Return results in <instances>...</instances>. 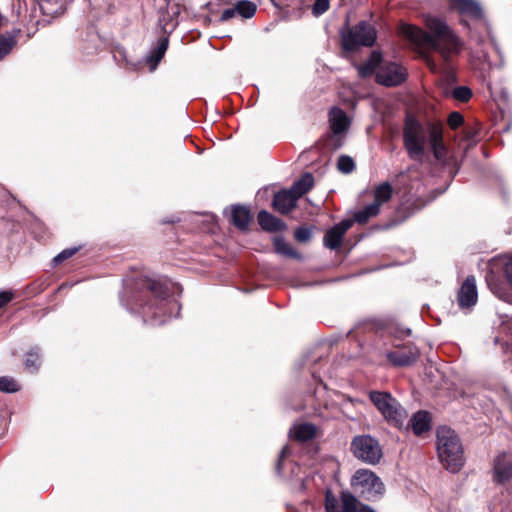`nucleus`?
I'll return each instance as SVG.
<instances>
[{
  "instance_id": "obj_27",
  "label": "nucleus",
  "mask_w": 512,
  "mask_h": 512,
  "mask_svg": "<svg viewBox=\"0 0 512 512\" xmlns=\"http://www.w3.org/2000/svg\"><path fill=\"white\" fill-rule=\"evenodd\" d=\"M41 364L40 355L38 349H31L26 354V359L24 362L25 368L30 372H35L38 370Z\"/></svg>"
},
{
  "instance_id": "obj_9",
  "label": "nucleus",
  "mask_w": 512,
  "mask_h": 512,
  "mask_svg": "<svg viewBox=\"0 0 512 512\" xmlns=\"http://www.w3.org/2000/svg\"><path fill=\"white\" fill-rule=\"evenodd\" d=\"M352 486L361 487L375 494L384 492V484L372 471L368 469H359L352 477Z\"/></svg>"
},
{
  "instance_id": "obj_8",
  "label": "nucleus",
  "mask_w": 512,
  "mask_h": 512,
  "mask_svg": "<svg viewBox=\"0 0 512 512\" xmlns=\"http://www.w3.org/2000/svg\"><path fill=\"white\" fill-rule=\"evenodd\" d=\"M324 504L326 512H357V499L350 492H342L339 501L330 490H327Z\"/></svg>"
},
{
  "instance_id": "obj_2",
  "label": "nucleus",
  "mask_w": 512,
  "mask_h": 512,
  "mask_svg": "<svg viewBox=\"0 0 512 512\" xmlns=\"http://www.w3.org/2000/svg\"><path fill=\"white\" fill-rule=\"evenodd\" d=\"M427 143L436 159L445 157L442 125L431 121L421 123L413 116H407L403 127V145L408 156L412 160L421 161Z\"/></svg>"
},
{
  "instance_id": "obj_24",
  "label": "nucleus",
  "mask_w": 512,
  "mask_h": 512,
  "mask_svg": "<svg viewBox=\"0 0 512 512\" xmlns=\"http://www.w3.org/2000/svg\"><path fill=\"white\" fill-rule=\"evenodd\" d=\"M275 252L293 259H302V256L297 252L285 239L281 236L274 237L273 240Z\"/></svg>"
},
{
  "instance_id": "obj_28",
  "label": "nucleus",
  "mask_w": 512,
  "mask_h": 512,
  "mask_svg": "<svg viewBox=\"0 0 512 512\" xmlns=\"http://www.w3.org/2000/svg\"><path fill=\"white\" fill-rule=\"evenodd\" d=\"M20 390L18 382L11 377H0V391L6 393H14Z\"/></svg>"
},
{
  "instance_id": "obj_20",
  "label": "nucleus",
  "mask_w": 512,
  "mask_h": 512,
  "mask_svg": "<svg viewBox=\"0 0 512 512\" xmlns=\"http://www.w3.org/2000/svg\"><path fill=\"white\" fill-rule=\"evenodd\" d=\"M232 223L240 230H246L251 220L250 211L244 206H235L231 212Z\"/></svg>"
},
{
  "instance_id": "obj_30",
  "label": "nucleus",
  "mask_w": 512,
  "mask_h": 512,
  "mask_svg": "<svg viewBox=\"0 0 512 512\" xmlns=\"http://www.w3.org/2000/svg\"><path fill=\"white\" fill-rule=\"evenodd\" d=\"M452 95L456 100L466 102L472 97V91L466 86H459L453 90Z\"/></svg>"
},
{
  "instance_id": "obj_35",
  "label": "nucleus",
  "mask_w": 512,
  "mask_h": 512,
  "mask_svg": "<svg viewBox=\"0 0 512 512\" xmlns=\"http://www.w3.org/2000/svg\"><path fill=\"white\" fill-rule=\"evenodd\" d=\"M463 121V116L459 112H452L448 117V125L452 129H456L461 126Z\"/></svg>"
},
{
  "instance_id": "obj_6",
  "label": "nucleus",
  "mask_w": 512,
  "mask_h": 512,
  "mask_svg": "<svg viewBox=\"0 0 512 512\" xmlns=\"http://www.w3.org/2000/svg\"><path fill=\"white\" fill-rule=\"evenodd\" d=\"M351 451L357 459L372 465L382 458L379 442L369 435L355 436L351 442Z\"/></svg>"
},
{
  "instance_id": "obj_37",
  "label": "nucleus",
  "mask_w": 512,
  "mask_h": 512,
  "mask_svg": "<svg viewBox=\"0 0 512 512\" xmlns=\"http://www.w3.org/2000/svg\"><path fill=\"white\" fill-rule=\"evenodd\" d=\"M237 14L236 6L234 5L233 8L226 9L222 12L220 20L221 21H228L232 19Z\"/></svg>"
},
{
  "instance_id": "obj_40",
  "label": "nucleus",
  "mask_w": 512,
  "mask_h": 512,
  "mask_svg": "<svg viewBox=\"0 0 512 512\" xmlns=\"http://www.w3.org/2000/svg\"><path fill=\"white\" fill-rule=\"evenodd\" d=\"M428 65L431 68V70L435 71L436 65L432 61L428 60Z\"/></svg>"
},
{
  "instance_id": "obj_14",
  "label": "nucleus",
  "mask_w": 512,
  "mask_h": 512,
  "mask_svg": "<svg viewBox=\"0 0 512 512\" xmlns=\"http://www.w3.org/2000/svg\"><path fill=\"white\" fill-rule=\"evenodd\" d=\"M494 477L499 483H504L512 478V460L507 454L503 453L496 457Z\"/></svg>"
},
{
  "instance_id": "obj_11",
  "label": "nucleus",
  "mask_w": 512,
  "mask_h": 512,
  "mask_svg": "<svg viewBox=\"0 0 512 512\" xmlns=\"http://www.w3.org/2000/svg\"><path fill=\"white\" fill-rule=\"evenodd\" d=\"M477 299L478 294L475 278L473 276H469L463 282L458 292V304L461 308H470L476 304Z\"/></svg>"
},
{
  "instance_id": "obj_38",
  "label": "nucleus",
  "mask_w": 512,
  "mask_h": 512,
  "mask_svg": "<svg viewBox=\"0 0 512 512\" xmlns=\"http://www.w3.org/2000/svg\"><path fill=\"white\" fill-rule=\"evenodd\" d=\"M13 298V293L10 291L0 292V308L9 303Z\"/></svg>"
},
{
  "instance_id": "obj_1",
  "label": "nucleus",
  "mask_w": 512,
  "mask_h": 512,
  "mask_svg": "<svg viewBox=\"0 0 512 512\" xmlns=\"http://www.w3.org/2000/svg\"><path fill=\"white\" fill-rule=\"evenodd\" d=\"M424 23L430 33L406 23L399 26V33L418 47L437 51L446 62L461 51L460 38L442 18L426 15Z\"/></svg>"
},
{
  "instance_id": "obj_21",
  "label": "nucleus",
  "mask_w": 512,
  "mask_h": 512,
  "mask_svg": "<svg viewBox=\"0 0 512 512\" xmlns=\"http://www.w3.org/2000/svg\"><path fill=\"white\" fill-rule=\"evenodd\" d=\"M393 195V187L389 182H383L375 186L373 190L374 204L380 208L383 204L387 203Z\"/></svg>"
},
{
  "instance_id": "obj_25",
  "label": "nucleus",
  "mask_w": 512,
  "mask_h": 512,
  "mask_svg": "<svg viewBox=\"0 0 512 512\" xmlns=\"http://www.w3.org/2000/svg\"><path fill=\"white\" fill-rule=\"evenodd\" d=\"M380 213V208L377 204L373 202L369 205H366L364 208L356 211L353 217V223L357 222L359 224L367 223L371 218L376 217Z\"/></svg>"
},
{
  "instance_id": "obj_7",
  "label": "nucleus",
  "mask_w": 512,
  "mask_h": 512,
  "mask_svg": "<svg viewBox=\"0 0 512 512\" xmlns=\"http://www.w3.org/2000/svg\"><path fill=\"white\" fill-rule=\"evenodd\" d=\"M406 78V69L395 62H381L376 71L377 83L387 87L400 85Z\"/></svg>"
},
{
  "instance_id": "obj_33",
  "label": "nucleus",
  "mask_w": 512,
  "mask_h": 512,
  "mask_svg": "<svg viewBox=\"0 0 512 512\" xmlns=\"http://www.w3.org/2000/svg\"><path fill=\"white\" fill-rule=\"evenodd\" d=\"M294 237L298 242L305 243L311 238V230L306 227H299L296 229Z\"/></svg>"
},
{
  "instance_id": "obj_26",
  "label": "nucleus",
  "mask_w": 512,
  "mask_h": 512,
  "mask_svg": "<svg viewBox=\"0 0 512 512\" xmlns=\"http://www.w3.org/2000/svg\"><path fill=\"white\" fill-rule=\"evenodd\" d=\"M237 14L243 18H251L257 10L256 4L248 0H240L236 4Z\"/></svg>"
},
{
  "instance_id": "obj_4",
  "label": "nucleus",
  "mask_w": 512,
  "mask_h": 512,
  "mask_svg": "<svg viewBox=\"0 0 512 512\" xmlns=\"http://www.w3.org/2000/svg\"><path fill=\"white\" fill-rule=\"evenodd\" d=\"M369 398L389 424L397 428L404 425L407 412L390 393L371 391Z\"/></svg>"
},
{
  "instance_id": "obj_3",
  "label": "nucleus",
  "mask_w": 512,
  "mask_h": 512,
  "mask_svg": "<svg viewBox=\"0 0 512 512\" xmlns=\"http://www.w3.org/2000/svg\"><path fill=\"white\" fill-rule=\"evenodd\" d=\"M436 450L438 459L446 470L456 473L464 465L462 443L451 428L442 426L437 429Z\"/></svg>"
},
{
  "instance_id": "obj_10",
  "label": "nucleus",
  "mask_w": 512,
  "mask_h": 512,
  "mask_svg": "<svg viewBox=\"0 0 512 512\" xmlns=\"http://www.w3.org/2000/svg\"><path fill=\"white\" fill-rule=\"evenodd\" d=\"M352 225L353 220L345 219L329 229L325 233L323 239L325 247L332 250L339 248L344 235L352 227Z\"/></svg>"
},
{
  "instance_id": "obj_31",
  "label": "nucleus",
  "mask_w": 512,
  "mask_h": 512,
  "mask_svg": "<svg viewBox=\"0 0 512 512\" xmlns=\"http://www.w3.org/2000/svg\"><path fill=\"white\" fill-rule=\"evenodd\" d=\"M330 6V0H316L312 12L315 16L322 15L325 13Z\"/></svg>"
},
{
  "instance_id": "obj_42",
  "label": "nucleus",
  "mask_w": 512,
  "mask_h": 512,
  "mask_svg": "<svg viewBox=\"0 0 512 512\" xmlns=\"http://www.w3.org/2000/svg\"><path fill=\"white\" fill-rule=\"evenodd\" d=\"M166 304H167V303H166V302H164L163 300H161V301H160V305H161V307H162V306H166Z\"/></svg>"
},
{
  "instance_id": "obj_15",
  "label": "nucleus",
  "mask_w": 512,
  "mask_h": 512,
  "mask_svg": "<svg viewBox=\"0 0 512 512\" xmlns=\"http://www.w3.org/2000/svg\"><path fill=\"white\" fill-rule=\"evenodd\" d=\"M450 6L460 14L467 15L475 19H480L483 16L481 6L474 0H450Z\"/></svg>"
},
{
  "instance_id": "obj_41",
  "label": "nucleus",
  "mask_w": 512,
  "mask_h": 512,
  "mask_svg": "<svg viewBox=\"0 0 512 512\" xmlns=\"http://www.w3.org/2000/svg\"><path fill=\"white\" fill-rule=\"evenodd\" d=\"M286 452H287V448H286V447H284V448L282 449V451H281L280 458H283V457L285 456Z\"/></svg>"
},
{
  "instance_id": "obj_34",
  "label": "nucleus",
  "mask_w": 512,
  "mask_h": 512,
  "mask_svg": "<svg viewBox=\"0 0 512 512\" xmlns=\"http://www.w3.org/2000/svg\"><path fill=\"white\" fill-rule=\"evenodd\" d=\"M78 251V248H68L60 252L58 255H56L53 259V262L55 264H59L62 261L72 257L76 252Z\"/></svg>"
},
{
  "instance_id": "obj_23",
  "label": "nucleus",
  "mask_w": 512,
  "mask_h": 512,
  "mask_svg": "<svg viewBox=\"0 0 512 512\" xmlns=\"http://www.w3.org/2000/svg\"><path fill=\"white\" fill-rule=\"evenodd\" d=\"M381 62V54L377 51L372 52L370 58L358 67L360 76L367 77L373 73L376 74V71L379 68Z\"/></svg>"
},
{
  "instance_id": "obj_12",
  "label": "nucleus",
  "mask_w": 512,
  "mask_h": 512,
  "mask_svg": "<svg viewBox=\"0 0 512 512\" xmlns=\"http://www.w3.org/2000/svg\"><path fill=\"white\" fill-rule=\"evenodd\" d=\"M387 359L394 366H409L419 357V352L413 347H403L386 354Z\"/></svg>"
},
{
  "instance_id": "obj_19",
  "label": "nucleus",
  "mask_w": 512,
  "mask_h": 512,
  "mask_svg": "<svg viewBox=\"0 0 512 512\" xmlns=\"http://www.w3.org/2000/svg\"><path fill=\"white\" fill-rule=\"evenodd\" d=\"M415 435L420 436L431 428V418L428 412L418 411L410 420Z\"/></svg>"
},
{
  "instance_id": "obj_39",
  "label": "nucleus",
  "mask_w": 512,
  "mask_h": 512,
  "mask_svg": "<svg viewBox=\"0 0 512 512\" xmlns=\"http://www.w3.org/2000/svg\"><path fill=\"white\" fill-rule=\"evenodd\" d=\"M167 45H168V42L166 39L164 41H162V43L159 45V47L157 48V51H156V61H159L163 57V55L167 49Z\"/></svg>"
},
{
  "instance_id": "obj_18",
  "label": "nucleus",
  "mask_w": 512,
  "mask_h": 512,
  "mask_svg": "<svg viewBox=\"0 0 512 512\" xmlns=\"http://www.w3.org/2000/svg\"><path fill=\"white\" fill-rule=\"evenodd\" d=\"M329 123L334 134L344 132L349 126L346 113L340 108H333L329 113Z\"/></svg>"
},
{
  "instance_id": "obj_32",
  "label": "nucleus",
  "mask_w": 512,
  "mask_h": 512,
  "mask_svg": "<svg viewBox=\"0 0 512 512\" xmlns=\"http://www.w3.org/2000/svg\"><path fill=\"white\" fill-rule=\"evenodd\" d=\"M14 45L12 38H2L0 40V60L10 53Z\"/></svg>"
},
{
  "instance_id": "obj_13",
  "label": "nucleus",
  "mask_w": 512,
  "mask_h": 512,
  "mask_svg": "<svg viewBox=\"0 0 512 512\" xmlns=\"http://www.w3.org/2000/svg\"><path fill=\"white\" fill-rule=\"evenodd\" d=\"M298 198L289 190L277 192L273 198V208L282 213L287 214L295 208Z\"/></svg>"
},
{
  "instance_id": "obj_5",
  "label": "nucleus",
  "mask_w": 512,
  "mask_h": 512,
  "mask_svg": "<svg viewBox=\"0 0 512 512\" xmlns=\"http://www.w3.org/2000/svg\"><path fill=\"white\" fill-rule=\"evenodd\" d=\"M376 38L377 33L374 26L366 21L359 22L342 34L343 47L349 51L360 46L370 47L375 43Z\"/></svg>"
},
{
  "instance_id": "obj_36",
  "label": "nucleus",
  "mask_w": 512,
  "mask_h": 512,
  "mask_svg": "<svg viewBox=\"0 0 512 512\" xmlns=\"http://www.w3.org/2000/svg\"><path fill=\"white\" fill-rule=\"evenodd\" d=\"M148 288L156 296H160L163 294V287L156 281H149Z\"/></svg>"
},
{
  "instance_id": "obj_17",
  "label": "nucleus",
  "mask_w": 512,
  "mask_h": 512,
  "mask_svg": "<svg viewBox=\"0 0 512 512\" xmlns=\"http://www.w3.org/2000/svg\"><path fill=\"white\" fill-rule=\"evenodd\" d=\"M289 434L295 440L305 442L316 437L317 427L311 423H298L292 426Z\"/></svg>"
},
{
  "instance_id": "obj_16",
  "label": "nucleus",
  "mask_w": 512,
  "mask_h": 512,
  "mask_svg": "<svg viewBox=\"0 0 512 512\" xmlns=\"http://www.w3.org/2000/svg\"><path fill=\"white\" fill-rule=\"evenodd\" d=\"M257 218L261 228L268 232L283 231L287 227L281 219L265 210L260 211Z\"/></svg>"
},
{
  "instance_id": "obj_22",
  "label": "nucleus",
  "mask_w": 512,
  "mask_h": 512,
  "mask_svg": "<svg viewBox=\"0 0 512 512\" xmlns=\"http://www.w3.org/2000/svg\"><path fill=\"white\" fill-rule=\"evenodd\" d=\"M314 186V177L311 173H305L291 186L290 190L299 199Z\"/></svg>"
},
{
  "instance_id": "obj_29",
  "label": "nucleus",
  "mask_w": 512,
  "mask_h": 512,
  "mask_svg": "<svg viewBox=\"0 0 512 512\" xmlns=\"http://www.w3.org/2000/svg\"><path fill=\"white\" fill-rule=\"evenodd\" d=\"M337 167L343 173H351L355 168V164L351 157L343 155L339 157Z\"/></svg>"
}]
</instances>
